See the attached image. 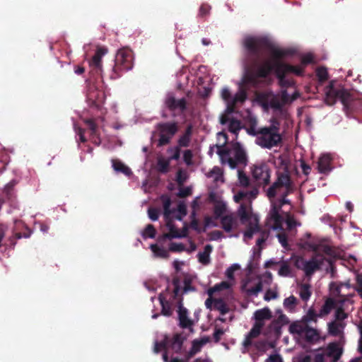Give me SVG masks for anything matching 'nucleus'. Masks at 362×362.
Wrapping results in <instances>:
<instances>
[{"label": "nucleus", "mask_w": 362, "mask_h": 362, "mask_svg": "<svg viewBox=\"0 0 362 362\" xmlns=\"http://www.w3.org/2000/svg\"><path fill=\"white\" fill-rule=\"evenodd\" d=\"M178 320H179V326L182 329H188L190 331L193 330L194 322L193 320L189 317L188 310L186 308H185L182 303V299L178 302Z\"/></svg>", "instance_id": "nucleus-15"}, {"label": "nucleus", "mask_w": 362, "mask_h": 362, "mask_svg": "<svg viewBox=\"0 0 362 362\" xmlns=\"http://www.w3.org/2000/svg\"><path fill=\"white\" fill-rule=\"evenodd\" d=\"M185 250L182 243H171L169 245V250L173 252H180Z\"/></svg>", "instance_id": "nucleus-55"}, {"label": "nucleus", "mask_w": 362, "mask_h": 362, "mask_svg": "<svg viewBox=\"0 0 362 362\" xmlns=\"http://www.w3.org/2000/svg\"><path fill=\"white\" fill-rule=\"evenodd\" d=\"M193 153L189 149L185 150L183 153V160L187 166L193 165Z\"/></svg>", "instance_id": "nucleus-51"}, {"label": "nucleus", "mask_w": 362, "mask_h": 362, "mask_svg": "<svg viewBox=\"0 0 362 362\" xmlns=\"http://www.w3.org/2000/svg\"><path fill=\"white\" fill-rule=\"evenodd\" d=\"M283 325H281L279 322L274 320L271 322L270 325L268 327V329L271 332H273L276 336L279 337L281 334V329Z\"/></svg>", "instance_id": "nucleus-44"}, {"label": "nucleus", "mask_w": 362, "mask_h": 362, "mask_svg": "<svg viewBox=\"0 0 362 362\" xmlns=\"http://www.w3.org/2000/svg\"><path fill=\"white\" fill-rule=\"evenodd\" d=\"M214 309L219 311L222 315H224L229 312L228 305L222 298H215Z\"/></svg>", "instance_id": "nucleus-33"}, {"label": "nucleus", "mask_w": 362, "mask_h": 362, "mask_svg": "<svg viewBox=\"0 0 362 362\" xmlns=\"http://www.w3.org/2000/svg\"><path fill=\"white\" fill-rule=\"evenodd\" d=\"M310 286L309 284H303L300 286L299 295L300 298L307 301L311 296Z\"/></svg>", "instance_id": "nucleus-39"}, {"label": "nucleus", "mask_w": 362, "mask_h": 362, "mask_svg": "<svg viewBox=\"0 0 362 362\" xmlns=\"http://www.w3.org/2000/svg\"><path fill=\"white\" fill-rule=\"evenodd\" d=\"M265 362H284L280 354H272Z\"/></svg>", "instance_id": "nucleus-64"}, {"label": "nucleus", "mask_w": 362, "mask_h": 362, "mask_svg": "<svg viewBox=\"0 0 362 362\" xmlns=\"http://www.w3.org/2000/svg\"><path fill=\"white\" fill-rule=\"evenodd\" d=\"M257 194L258 189L257 188H254L250 191H239L234 195L233 198L236 203H240V202L244 201L250 204L251 201L255 199Z\"/></svg>", "instance_id": "nucleus-20"}, {"label": "nucleus", "mask_w": 362, "mask_h": 362, "mask_svg": "<svg viewBox=\"0 0 362 362\" xmlns=\"http://www.w3.org/2000/svg\"><path fill=\"white\" fill-rule=\"evenodd\" d=\"M337 305V298L334 299L332 298H327L325 303L322 305L318 315L320 317H322L324 316H326L329 315L331 311L335 308Z\"/></svg>", "instance_id": "nucleus-26"}, {"label": "nucleus", "mask_w": 362, "mask_h": 362, "mask_svg": "<svg viewBox=\"0 0 362 362\" xmlns=\"http://www.w3.org/2000/svg\"><path fill=\"white\" fill-rule=\"evenodd\" d=\"M165 221L166 226L169 229V233H165L163 235V238L172 239L186 236V234L185 233H180L178 231V230L175 228L173 221L170 217H168V218H165Z\"/></svg>", "instance_id": "nucleus-24"}, {"label": "nucleus", "mask_w": 362, "mask_h": 362, "mask_svg": "<svg viewBox=\"0 0 362 362\" xmlns=\"http://www.w3.org/2000/svg\"><path fill=\"white\" fill-rule=\"evenodd\" d=\"M187 178V176L186 173L183 170L179 169L176 173V182L177 184L179 185H182Z\"/></svg>", "instance_id": "nucleus-52"}, {"label": "nucleus", "mask_w": 362, "mask_h": 362, "mask_svg": "<svg viewBox=\"0 0 362 362\" xmlns=\"http://www.w3.org/2000/svg\"><path fill=\"white\" fill-rule=\"evenodd\" d=\"M217 154L220 156L223 163L227 162L231 169H235L238 165H246L247 163V154L245 149L239 142L232 145L234 158L230 156V151L223 146L216 144Z\"/></svg>", "instance_id": "nucleus-5"}, {"label": "nucleus", "mask_w": 362, "mask_h": 362, "mask_svg": "<svg viewBox=\"0 0 362 362\" xmlns=\"http://www.w3.org/2000/svg\"><path fill=\"white\" fill-rule=\"evenodd\" d=\"M112 163V167L115 171L122 173L126 175H129L132 173L131 169L121 161L113 159Z\"/></svg>", "instance_id": "nucleus-34"}, {"label": "nucleus", "mask_w": 362, "mask_h": 362, "mask_svg": "<svg viewBox=\"0 0 362 362\" xmlns=\"http://www.w3.org/2000/svg\"><path fill=\"white\" fill-rule=\"evenodd\" d=\"M209 341V339L207 337H203L200 339H194L192 343L191 349L197 354L199 352L204 345Z\"/></svg>", "instance_id": "nucleus-38"}, {"label": "nucleus", "mask_w": 362, "mask_h": 362, "mask_svg": "<svg viewBox=\"0 0 362 362\" xmlns=\"http://www.w3.org/2000/svg\"><path fill=\"white\" fill-rule=\"evenodd\" d=\"M107 49L103 47H98L94 55L89 61L90 74L93 76L103 78L102 57L106 54Z\"/></svg>", "instance_id": "nucleus-8"}, {"label": "nucleus", "mask_w": 362, "mask_h": 362, "mask_svg": "<svg viewBox=\"0 0 362 362\" xmlns=\"http://www.w3.org/2000/svg\"><path fill=\"white\" fill-rule=\"evenodd\" d=\"M305 245L314 252L322 251L329 256L335 255V252L333 247L329 245L315 243L313 240L307 241L305 243Z\"/></svg>", "instance_id": "nucleus-23"}, {"label": "nucleus", "mask_w": 362, "mask_h": 362, "mask_svg": "<svg viewBox=\"0 0 362 362\" xmlns=\"http://www.w3.org/2000/svg\"><path fill=\"white\" fill-rule=\"evenodd\" d=\"M252 175L259 186L267 185L270 182V170L266 164L254 165Z\"/></svg>", "instance_id": "nucleus-13"}, {"label": "nucleus", "mask_w": 362, "mask_h": 362, "mask_svg": "<svg viewBox=\"0 0 362 362\" xmlns=\"http://www.w3.org/2000/svg\"><path fill=\"white\" fill-rule=\"evenodd\" d=\"M133 67V54L128 49H119L115 59V65L112 68V74L110 78H117L120 76V72L130 70Z\"/></svg>", "instance_id": "nucleus-6"}, {"label": "nucleus", "mask_w": 362, "mask_h": 362, "mask_svg": "<svg viewBox=\"0 0 362 362\" xmlns=\"http://www.w3.org/2000/svg\"><path fill=\"white\" fill-rule=\"evenodd\" d=\"M316 76L320 82H324L328 79V72L326 68L319 67L316 70Z\"/></svg>", "instance_id": "nucleus-49"}, {"label": "nucleus", "mask_w": 362, "mask_h": 362, "mask_svg": "<svg viewBox=\"0 0 362 362\" xmlns=\"http://www.w3.org/2000/svg\"><path fill=\"white\" fill-rule=\"evenodd\" d=\"M159 300L162 308L161 314L166 317L171 316L173 315V310L170 303L161 296L159 297Z\"/></svg>", "instance_id": "nucleus-36"}, {"label": "nucleus", "mask_w": 362, "mask_h": 362, "mask_svg": "<svg viewBox=\"0 0 362 362\" xmlns=\"http://www.w3.org/2000/svg\"><path fill=\"white\" fill-rule=\"evenodd\" d=\"M230 286L229 282L222 281L220 284H216L214 287L210 288L207 291L208 295L211 296L216 292L229 288Z\"/></svg>", "instance_id": "nucleus-37"}, {"label": "nucleus", "mask_w": 362, "mask_h": 362, "mask_svg": "<svg viewBox=\"0 0 362 362\" xmlns=\"http://www.w3.org/2000/svg\"><path fill=\"white\" fill-rule=\"evenodd\" d=\"M150 247H151L152 252L157 257H159L161 258H168L169 257L168 251L163 247H158L156 244L151 245Z\"/></svg>", "instance_id": "nucleus-41"}, {"label": "nucleus", "mask_w": 362, "mask_h": 362, "mask_svg": "<svg viewBox=\"0 0 362 362\" xmlns=\"http://www.w3.org/2000/svg\"><path fill=\"white\" fill-rule=\"evenodd\" d=\"M221 223L226 232H230L234 225V218L230 215H226L221 218Z\"/></svg>", "instance_id": "nucleus-35"}, {"label": "nucleus", "mask_w": 362, "mask_h": 362, "mask_svg": "<svg viewBox=\"0 0 362 362\" xmlns=\"http://www.w3.org/2000/svg\"><path fill=\"white\" fill-rule=\"evenodd\" d=\"M269 105L274 109L281 110L284 104L277 97L273 96L269 101Z\"/></svg>", "instance_id": "nucleus-58"}, {"label": "nucleus", "mask_w": 362, "mask_h": 362, "mask_svg": "<svg viewBox=\"0 0 362 362\" xmlns=\"http://www.w3.org/2000/svg\"><path fill=\"white\" fill-rule=\"evenodd\" d=\"M328 333L334 337H337L341 334L340 329H344L345 325L342 322H337L336 321L330 322L327 324Z\"/></svg>", "instance_id": "nucleus-30"}, {"label": "nucleus", "mask_w": 362, "mask_h": 362, "mask_svg": "<svg viewBox=\"0 0 362 362\" xmlns=\"http://www.w3.org/2000/svg\"><path fill=\"white\" fill-rule=\"evenodd\" d=\"M161 199L163 202L165 218H168V217H170V214L173 213L172 210L170 209L171 199L168 196H163Z\"/></svg>", "instance_id": "nucleus-40"}, {"label": "nucleus", "mask_w": 362, "mask_h": 362, "mask_svg": "<svg viewBox=\"0 0 362 362\" xmlns=\"http://www.w3.org/2000/svg\"><path fill=\"white\" fill-rule=\"evenodd\" d=\"M286 223L287 225V228L289 230L293 229L296 226L300 225V223H298L297 221L295 220V218L291 216H288L286 220Z\"/></svg>", "instance_id": "nucleus-63"}, {"label": "nucleus", "mask_w": 362, "mask_h": 362, "mask_svg": "<svg viewBox=\"0 0 362 362\" xmlns=\"http://www.w3.org/2000/svg\"><path fill=\"white\" fill-rule=\"evenodd\" d=\"M241 129L240 122L236 119H231L228 123V130L237 134Z\"/></svg>", "instance_id": "nucleus-46"}, {"label": "nucleus", "mask_w": 362, "mask_h": 362, "mask_svg": "<svg viewBox=\"0 0 362 362\" xmlns=\"http://www.w3.org/2000/svg\"><path fill=\"white\" fill-rule=\"evenodd\" d=\"M173 285L174 286L173 297V299H176L180 291V281L177 277L173 279Z\"/></svg>", "instance_id": "nucleus-56"}, {"label": "nucleus", "mask_w": 362, "mask_h": 362, "mask_svg": "<svg viewBox=\"0 0 362 362\" xmlns=\"http://www.w3.org/2000/svg\"><path fill=\"white\" fill-rule=\"evenodd\" d=\"M325 261H327V258L322 255H314L308 261H303L302 259L303 265L302 269L304 271L306 276H310L317 270L321 269Z\"/></svg>", "instance_id": "nucleus-10"}, {"label": "nucleus", "mask_w": 362, "mask_h": 362, "mask_svg": "<svg viewBox=\"0 0 362 362\" xmlns=\"http://www.w3.org/2000/svg\"><path fill=\"white\" fill-rule=\"evenodd\" d=\"M247 98V91L243 87H240L239 90L234 95V96H232V99L230 100V101L235 103L236 105L238 104L242 105L246 101Z\"/></svg>", "instance_id": "nucleus-32"}, {"label": "nucleus", "mask_w": 362, "mask_h": 362, "mask_svg": "<svg viewBox=\"0 0 362 362\" xmlns=\"http://www.w3.org/2000/svg\"><path fill=\"white\" fill-rule=\"evenodd\" d=\"M161 350H164V351L166 350V341H165V337L163 341L160 342L156 341L155 343L154 346V352L155 353H159Z\"/></svg>", "instance_id": "nucleus-62"}, {"label": "nucleus", "mask_w": 362, "mask_h": 362, "mask_svg": "<svg viewBox=\"0 0 362 362\" xmlns=\"http://www.w3.org/2000/svg\"><path fill=\"white\" fill-rule=\"evenodd\" d=\"M272 124L269 127L258 129V137L255 139V144L263 148L272 149L279 146L282 142V136L280 134V124L276 119H272Z\"/></svg>", "instance_id": "nucleus-3"}, {"label": "nucleus", "mask_w": 362, "mask_h": 362, "mask_svg": "<svg viewBox=\"0 0 362 362\" xmlns=\"http://www.w3.org/2000/svg\"><path fill=\"white\" fill-rule=\"evenodd\" d=\"M85 124L90 130V139L92 143L99 146L101 144V139L98 129V125L93 119H86L84 120Z\"/></svg>", "instance_id": "nucleus-19"}, {"label": "nucleus", "mask_w": 362, "mask_h": 362, "mask_svg": "<svg viewBox=\"0 0 362 362\" xmlns=\"http://www.w3.org/2000/svg\"><path fill=\"white\" fill-rule=\"evenodd\" d=\"M192 194V189L189 187H182L179 189L177 197L180 198H185Z\"/></svg>", "instance_id": "nucleus-61"}, {"label": "nucleus", "mask_w": 362, "mask_h": 362, "mask_svg": "<svg viewBox=\"0 0 362 362\" xmlns=\"http://www.w3.org/2000/svg\"><path fill=\"white\" fill-rule=\"evenodd\" d=\"M272 318V313L268 307L257 310L254 313V319L255 322L264 324V320H269Z\"/></svg>", "instance_id": "nucleus-25"}, {"label": "nucleus", "mask_w": 362, "mask_h": 362, "mask_svg": "<svg viewBox=\"0 0 362 362\" xmlns=\"http://www.w3.org/2000/svg\"><path fill=\"white\" fill-rule=\"evenodd\" d=\"M156 129L159 135L157 146L161 147L170 143L171 139L178 132L179 126L175 121L160 122L157 124Z\"/></svg>", "instance_id": "nucleus-7"}, {"label": "nucleus", "mask_w": 362, "mask_h": 362, "mask_svg": "<svg viewBox=\"0 0 362 362\" xmlns=\"http://www.w3.org/2000/svg\"><path fill=\"white\" fill-rule=\"evenodd\" d=\"M242 289L245 291L247 296H257L258 293L262 290V284L259 281L255 286L250 288H245V285L242 286Z\"/></svg>", "instance_id": "nucleus-42"}, {"label": "nucleus", "mask_w": 362, "mask_h": 362, "mask_svg": "<svg viewBox=\"0 0 362 362\" xmlns=\"http://www.w3.org/2000/svg\"><path fill=\"white\" fill-rule=\"evenodd\" d=\"M320 317L318 313L315 312L313 308H310L305 315L302 317L300 320H296L291 322L289 327L295 332H297L296 329L301 330L302 328L310 326L312 322L316 324L317 322V318Z\"/></svg>", "instance_id": "nucleus-12"}, {"label": "nucleus", "mask_w": 362, "mask_h": 362, "mask_svg": "<svg viewBox=\"0 0 362 362\" xmlns=\"http://www.w3.org/2000/svg\"><path fill=\"white\" fill-rule=\"evenodd\" d=\"M182 146H180L179 144L173 148H169L168 149V153H173V154L168 158V160H178L180 158L181 148Z\"/></svg>", "instance_id": "nucleus-45"}, {"label": "nucleus", "mask_w": 362, "mask_h": 362, "mask_svg": "<svg viewBox=\"0 0 362 362\" xmlns=\"http://www.w3.org/2000/svg\"><path fill=\"white\" fill-rule=\"evenodd\" d=\"M343 354V349L337 342L329 343L325 349V355L332 358V362H337Z\"/></svg>", "instance_id": "nucleus-17"}, {"label": "nucleus", "mask_w": 362, "mask_h": 362, "mask_svg": "<svg viewBox=\"0 0 362 362\" xmlns=\"http://www.w3.org/2000/svg\"><path fill=\"white\" fill-rule=\"evenodd\" d=\"M156 229L152 224H148L143 232V237L144 238H153L156 236Z\"/></svg>", "instance_id": "nucleus-48"}, {"label": "nucleus", "mask_w": 362, "mask_h": 362, "mask_svg": "<svg viewBox=\"0 0 362 362\" xmlns=\"http://www.w3.org/2000/svg\"><path fill=\"white\" fill-rule=\"evenodd\" d=\"M170 162V161L168 159V160H159L158 161L159 171L163 173H165L168 172Z\"/></svg>", "instance_id": "nucleus-54"}, {"label": "nucleus", "mask_w": 362, "mask_h": 362, "mask_svg": "<svg viewBox=\"0 0 362 362\" xmlns=\"http://www.w3.org/2000/svg\"><path fill=\"white\" fill-rule=\"evenodd\" d=\"M238 178L241 185L247 187L250 185V179L243 172L238 171Z\"/></svg>", "instance_id": "nucleus-60"}, {"label": "nucleus", "mask_w": 362, "mask_h": 362, "mask_svg": "<svg viewBox=\"0 0 362 362\" xmlns=\"http://www.w3.org/2000/svg\"><path fill=\"white\" fill-rule=\"evenodd\" d=\"M226 211V205L222 202H218L214 206V214L216 218H219Z\"/></svg>", "instance_id": "nucleus-53"}, {"label": "nucleus", "mask_w": 362, "mask_h": 362, "mask_svg": "<svg viewBox=\"0 0 362 362\" xmlns=\"http://www.w3.org/2000/svg\"><path fill=\"white\" fill-rule=\"evenodd\" d=\"M240 269V266L238 264H232L230 267H229L226 271V276L229 279V280H234L235 279V276H234V272L235 271H238Z\"/></svg>", "instance_id": "nucleus-47"}, {"label": "nucleus", "mask_w": 362, "mask_h": 362, "mask_svg": "<svg viewBox=\"0 0 362 362\" xmlns=\"http://www.w3.org/2000/svg\"><path fill=\"white\" fill-rule=\"evenodd\" d=\"M221 98L226 103L230 101L232 99V95L230 89L227 87H224L221 91Z\"/></svg>", "instance_id": "nucleus-59"}, {"label": "nucleus", "mask_w": 362, "mask_h": 362, "mask_svg": "<svg viewBox=\"0 0 362 362\" xmlns=\"http://www.w3.org/2000/svg\"><path fill=\"white\" fill-rule=\"evenodd\" d=\"M277 178L276 181L269 187L267 195L269 199L274 198L276 194L277 189L284 187L293 183L289 172L286 167L283 172L276 173Z\"/></svg>", "instance_id": "nucleus-9"}, {"label": "nucleus", "mask_w": 362, "mask_h": 362, "mask_svg": "<svg viewBox=\"0 0 362 362\" xmlns=\"http://www.w3.org/2000/svg\"><path fill=\"white\" fill-rule=\"evenodd\" d=\"M297 332H295L291 329V327H288V332L293 335H298L303 337L305 341L310 344H315L320 339V332L318 329L307 326V327L302 328L301 330L296 329Z\"/></svg>", "instance_id": "nucleus-11"}, {"label": "nucleus", "mask_w": 362, "mask_h": 362, "mask_svg": "<svg viewBox=\"0 0 362 362\" xmlns=\"http://www.w3.org/2000/svg\"><path fill=\"white\" fill-rule=\"evenodd\" d=\"M165 337L166 351H170L173 354L182 353V345L186 340V337L183 333H176L171 338L167 336Z\"/></svg>", "instance_id": "nucleus-14"}, {"label": "nucleus", "mask_w": 362, "mask_h": 362, "mask_svg": "<svg viewBox=\"0 0 362 362\" xmlns=\"http://www.w3.org/2000/svg\"><path fill=\"white\" fill-rule=\"evenodd\" d=\"M279 210L277 206L274 204L272 206L270 212H269V219L273 221L272 228L274 230H281L282 224L284 221L283 217L279 214Z\"/></svg>", "instance_id": "nucleus-21"}, {"label": "nucleus", "mask_w": 362, "mask_h": 362, "mask_svg": "<svg viewBox=\"0 0 362 362\" xmlns=\"http://www.w3.org/2000/svg\"><path fill=\"white\" fill-rule=\"evenodd\" d=\"M297 305V299L294 296H291L284 300V306L286 309L293 311Z\"/></svg>", "instance_id": "nucleus-43"}, {"label": "nucleus", "mask_w": 362, "mask_h": 362, "mask_svg": "<svg viewBox=\"0 0 362 362\" xmlns=\"http://www.w3.org/2000/svg\"><path fill=\"white\" fill-rule=\"evenodd\" d=\"M165 103L167 107L171 111L179 109L181 112H184L187 109V101L185 98L177 100L173 94H168L167 95Z\"/></svg>", "instance_id": "nucleus-16"}, {"label": "nucleus", "mask_w": 362, "mask_h": 362, "mask_svg": "<svg viewBox=\"0 0 362 362\" xmlns=\"http://www.w3.org/2000/svg\"><path fill=\"white\" fill-rule=\"evenodd\" d=\"M264 324L260 322H255L250 331L245 336L243 342V345L245 348H248L252 345V340L257 338L261 333L262 329Z\"/></svg>", "instance_id": "nucleus-18"}, {"label": "nucleus", "mask_w": 362, "mask_h": 362, "mask_svg": "<svg viewBox=\"0 0 362 362\" xmlns=\"http://www.w3.org/2000/svg\"><path fill=\"white\" fill-rule=\"evenodd\" d=\"M278 274H279V275H280L281 276H288L290 275L291 268H290L289 265L288 264V263H286V262L282 263V264L281 265V267L279 269Z\"/></svg>", "instance_id": "nucleus-50"}, {"label": "nucleus", "mask_w": 362, "mask_h": 362, "mask_svg": "<svg viewBox=\"0 0 362 362\" xmlns=\"http://www.w3.org/2000/svg\"><path fill=\"white\" fill-rule=\"evenodd\" d=\"M193 127L191 124H189L185 131V133L179 138L177 144L180 146L188 147L190 144L191 136L192 134Z\"/></svg>", "instance_id": "nucleus-28"}, {"label": "nucleus", "mask_w": 362, "mask_h": 362, "mask_svg": "<svg viewBox=\"0 0 362 362\" xmlns=\"http://www.w3.org/2000/svg\"><path fill=\"white\" fill-rule=\"evenodd\" d=\"M267 45V40L263 38L247 37L244 40V46L247 51V70L245 76L246 81L256 87L262 79L267 78L274 71L282 88L286 90L287 88L294 86V81L287 78L286 75L288 73H293L296 76H303V68L281 62L280 60L287 55V52L281 49L272 50V57L275 60L273 64L269 61L260 63L262 49Z\"/></svg>", "instance_id": "nucleus-1"}, {"label": "nucleus", "mask_w": 362, "mask_h": 362, "mask_svg": "<svg viewBox=\"0 0 362 362\" xmlns=\"http://www.w3.org/2000/svg\"><path fill=\"white\" fill-rule=\"evenodd\" d=\"M247 224L246 230L244 232V238L247 239H252L255 233L260 232L261 228L259 225V219L255 216L253 219L250 220Z\"/></svg>", "instance_id": "nucleus-22"}, {"label": "nucleus", "mask_w": 362, "mask_h": 362, "mask_svg": "<svg viewBox=\"0 0 362 362\" xmlns=\"http://www.w3.org/2000/svg\"><path fill=\"white\" fill-rule=\"evenodd\" d=\"M345 288L347 290L350 289L351 284L349 281L343 283L340 281H332L329 284V291L331 295L334 298H337V305L335 308L334 317L335 321L339 322L344 320L348 317V313H345V303H352L353 300H351L354 296V293H342V288Z\"/></svg>", "instance_id": "nucleus-2"}, {"label": "nucleus", "mask_w": 362, "mask_h": 362, "mask_svg": "<svg viewBox=\"0 0 362 362\" xmlns=\"http://www.w3.org/2000/svg\"><path fill=\"white\" fill-rule=\"evenodd\" d=\"M213 247L211 245H206L204 251L199 252L197 255L199 262L204 265H208L210 262V254L212 252Z\"/></svg>", "instance_id": "nucleus-29"}, {"label": "nucleus", "mask_w": 362, "mask_h": 362, "mask_svg": "<svg viewBox=\"0 0 362 362\" xmlns=\"http://www.w3.org/2000/svg\"><path fill=\"white\" fill-rule=\"evenodd\" d=\"M238 214L240 216V221L243 224H245L250 220L253 219L250 213L247 211V206L246 203H242L238 209Z\"/></svg>", "instance_id": "nucleus-31"}, {"label": "nucleus", "mask_w": 362, "mask_h": 362, "mask_svg": "<svg viewBox=\"0 0 362 362\" xmlns=\"http://www.w3.org/2000/svg\"><path fill=\"white\" fill-rule=\"evenodd\" d=\"M331 158L329 155L322 156L317 162V169L320 173H327L330 171Z\"/></svg>", "instance_id": "nucleus-27"}, {"label": "nucleus", "mask_w": 362, "mask_h": 362, "mask_svg": "<svg viewBox=\"0 0 362 362\" xmlns=\"http://www.w3.org/2000/svg\"><path fill=\"white\" fill-rule=\"evenodd\" d=\"M276 313L279 314V316L276 320L278 322H279L281 325H286L289 323L288 317L282 313L281 310H276Z\"/></svg>", "instance_id": "nucleus-57"}, {"label": "nucleus", "mask_w": 362, "mask_h": 362, "mask_svg": "<svg viewBox=\"0 0 362 362\" xmlns=\"http://www.w3.org/2000/svg\"><path fill=\"white\" fill-rule=\"evenodd\" d=\"M339 100L344 105V109L349 112L355 110L354 103L356 101L349 90L341 87H336L334 82H330L325 88V102L328 105H334Z\"/></svg>", "instance_id": "nucleus-4"}]
</instances>
